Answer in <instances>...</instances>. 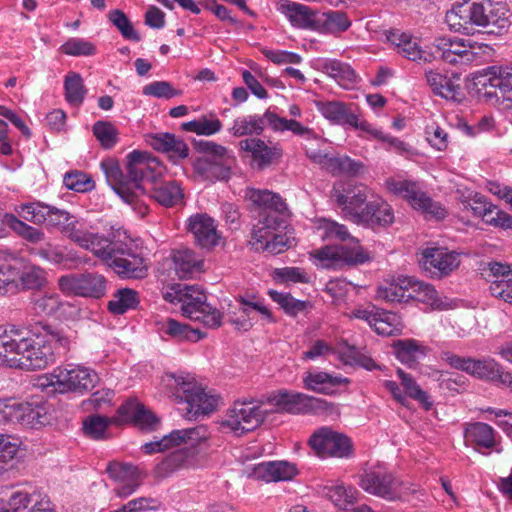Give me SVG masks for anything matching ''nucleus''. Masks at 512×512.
I'll return each instance as SVG.
<instances>
[{"label":"nucleus","mask_w":512,"mask_h":512,"mask_svg":"<svg viewBox=\"0 0 512 512\" xmlns=\"http://www.w3.org/2000/svg\"><path fill=\"white\" fill-rule=\"evenodd\" d=\"M187 460V452L183 450H176L155 466L153 476L157 479L167 478L175 471L183 467Z\"/></svg>","instance_id":"de8ad7c7"},{"label":"nucleus","mask_w":512,"mask_h":512,"mask_svg":"<svg viewBox=\"0 0 512 512\" xmlns=\"http://www.w3.org/2000/svg\"><path fill=\"white\" fill-rule=\"evenodd\" d=\"M59 50L69 56H92L96 53L95 45L84 38H69Z\"/></svg>","instance_id":"bf43d9fd"},{"label":"nucleus","mask_w":512,"mask_h":512,"mask_svg":"<svg viewBox=\"0 0 512 512\" xmlns=\"http://www.w3.org/2000/svg\"><path fill=\"white\" fill-rule=\"evenodd\" d=\"M117 414L108 418L102 415H90L83 421V431L88 437L100 440L106 438L107 429L110 424H116Z\"/></svg>","instance_id":"3c124183"},{"label":"nucleus","mask_w":512,"mask_h":512,"mask_svg":"<svg viewBox=\"0 0 512 512\" xmlns=\"http://www.w3.org/2000/svg\"><path fill=\"white\" fill-rule=\"evenodd\" d=\"M364 212H369L371 216L367 221H357L356 224L375 229L377 227H387L394 222V213L391 206L382 198H373L366 203Z\"/></svg>","instance_id":"e433bc0d"},{"label":"nucleus","mask_w":512,"mask_h":512,"mask_svg":"<svg viewBox=\"0 0 512 512\" xmlns=\"http://www.w3.org/2000/svg\"><path fill=\"white\" fill-rule=\"evenodd\" d=\"M497 435V432L484 422L470 423L464 430L465 444L482 454H486L483 450L502 452V448L498 447Z\"/></svg>","instance_id":"cd10ccee"},{"label":"nucleus","mask_w":512,"mask_h":512,"mask_svg":"<svg viewBox=\"0 0 512 512\" xmlns=\"http://www.w3.org/2000/svg\"><path fill=\"white\" fill-rule=\"evenodd\" d=\"M286 227L285 217L275 214L265 221H258L251 232L250 244L256 251H264L276 255L290 247L286 234L278 232Z\"/></svg>","instance_id":"4468645a"},{"label":"nucleus","mask_w":512,"mask_h":512,"mask_svg":"<svg viewBox=\"0 0 512 512\" xmlns=\"http://www.w3.org/2000/svg\"><path fill=\"white\" fill-rule=\"evenodd\" d=\"M266 125L275 132L291 131L293 134L307 140L317 138L315 132L309 127L302 125L295 119L280 117L270 109L266 110L263 115L250 114L237 117L229 128V132L234 137L259 136L263 133Z\"/></svg>","instance_id":"1a4fd4ad"},{"label":"nucleus","mask_w":512,"mask_h":512,"mask_svg":"<svg viewBox=\"0 0 512 512\" xmlns=\"http://www.w3.org/2000/svg\"><path fill=\"white\" fill-rule=\"evenodd\" d=\"M45 223L49 226L61 228L67 237L82 248V239L91 240L98 232L90 230L85 223H80L68 211L48 205L45 214Z\"/></svg>","instance_id":"4be33fe9"},{"label":"nucleus","mask_w":512,"mask_h":512,"mask_svg":"<svg viewBox=\"0 0 512 512\" xmlns=\"http://www.w3.org/2000/svg\"><path fill=\"white\" fill-rule=\"evenodd\" d=\"M356 489L353 487H345L344 485H337L328 489L327 495L340 509H347L349 504H353L356 500Z\"/></svg>","instance_id":"69168bd1"},{"label":"nucleus","mask_w":512,"mask_h":512,"mask_svg":"<svg viewBox=\"0 0 512 512\" xmlns=\"http://www.w3.org/2000/svg\"><path fill=\"white\" fill-rule=\"evenodd\" d=\"M117 425L131 423L141 430H156L159 419L135 399H129L117 409Z\"/></svg>","instance_id":"a878e982"},{"label":"nucleus","mask_w":512,"mask_h":512,"mask_svg":"<svg viewBox=\"0 0 512 512\" xmlns=\"http://www.w3.org/2000/svg\"><path fill=\"white\" fill-rule=\"evenodd\" d=\"M106 471L109 477L118 483L141 479L138 468L132 464L111 462L108 464Z\"/></svg>","instance_id":"6e6d98bb"},{"label":"nucleus","mask_w":512,"mask_h":512,"mask_svg":"<svg viewBox=\"0 0 512 512\" xmlns=\"http://www.w3.org/2000/svg\"><path fill=\"white\" fill-rule=\"evenodd\" d=\"M322 69L342 86L356 82L357 75L353 68L347 63L336 59H327L322 63Z\"/></svg>","instance_id":"49530a36"},{"label":"nucleus","mask_w":512,"mask_h":512,"mask_svg":"<svg viewBox=\"0 0 512 512\" xmlns=\"http://www.w3.org/2000/svg\"><path fill=\"white\" fill-rule=\"evenodd\" d=\"M191 320L199 321L207 328H218L221 325L222 314L219 310L206 303L200 310L191 316Z\"/></svg>","instance_id":"338daca9"},{"label":"nucleus","mask_w":512,"mask_h":512,"mask_svg":"<svg viewBox=\"0 0 512 512\" xmlns=\"http://www.w3.org/2000/svg\"><path fill=\"white\" fill-rule=\"evenodd\" d=\"M38 255L52 264L62 266L64 269L77 268L83 263L76 252L72 250L65 252L62 248L51 244L41 247L38 250Z\"/></svg>","instance_id":"79ce46f5"},{"label":"nucleus","mask_w":512,"mask_h":512,"mask_svg":"<svg viewBox=\"0 0 512 512\" xmlns=\"http://www.w3.org/2000/svg\"><path fill=\"white\" fill-rule=\"evenodd\" d=\"M278 10L289 19L293 26L314 30L317 13L308 6L290 0H281Z\"/></svg>","instance_id":"f704fd0d"},{"label":"nucleus","mask_w":512,"mask_h":512,"mask_svg":"<svg viewBox=\"0 0 512 512\" xmlns=\"http://www.w3.org/2000/svg\"><path fill=\"white\" fill-rule=\"evenodd\" d=\"M172 258L179 278L189 277L195 271H199L203 264L202 259L189 248L175 250Z\"/></svg>","instance_id":"37998d69"},{"label":"nucleus","mask_w":512,"mask_h":512,"mask_svg":"<svg viewBox=\"0 0 512 512\" xmlns=\"http://www.w3.org/2000/svg\"><path fill=\"white\" fill-rule=\"evenodd\" d=\"M173 384V396L176 402L182 407L179 411L188 420H196L200 415H208L215 410L217 399L215 396L205 392L193 377L182 375H170Z\"/></svg>","instance_id":"9d476101"},{"label":"nucleus","mask_w":512,"mask_h":512,"mask_svg":"<svg viewBox=\"0 0 512 512\" xmlns=\"http://www.w3.org/2000/svg\"><path fill=\"white\" fill-rule=\"evenodd\" d=\"M109 20L119 30L123 38L138 42L141 40L138 32L133 28L129 18L122 10L114 9L109 12Z\"/></svg>","instance_id":"052dcab7"},{"label":"nucleus","mask_w":512,"mask_h":512,"mask_svg":"<svg viewBox=\"0 0 512 512\" xmlns=\"http://www.w3.org/2000/svg\"><path fill=\"white\" fill-rule=\"evenodd\" d=\"M208 438V430L204 425L195 427L176 429L169 434L164 435L161 439L147 442L142 445L141 450L148 455L164 452L166 450L180 446L181 444H189L194 446Z\"/></svg>","instance_id":"aec40b11"},{"label":"nucleus","mask_w":512,"mask_h":512,"mask_svg":"<svg viewBox=\"0 0 512 512\" xmlns=\"http://www.w3.org/2000/svg\"><path fill=\"white\" fill-rule=\"evenodd\" d=\"M346 382V378L326 372H309L304 377V384L308 390L327 395L333 394L337 386Z\"/></svg>","instance_id":"a19ab883"},{"label":"nucleus","mask_w":512,"mask_h":512,"mask_svg":"<svg viewBox=\"0 0 512 512\" xmlns=\"http://www.w3.org/2000/svg\"><path fill=\"white\" fill-rule=\"evenodd\" d=\"M359 485L367 493L387 501H411L420 499L424 493L416 485L402 481L390 470L377 465L364 471Z\"/></svg>","instance_id":"6e6552de"},{"label":"nucleus","mask_w":512,"mask_h":512,"mask_svg":"<svg viewBox=\"0 0 512 512\" xmlns=\"http://www.w3.org/2000/svg\"><path fill=\"white\" fill-rule=\"evenodd\" d=\"M64 90L67 102L76 107L83 103L87 92L82 77L76 72H69L65 76Z\"/></svg>","instance_id":"8fccbe9b"},{"label":"nucleus","mask_w":512,"mask_h":512,"mask_svg":"<svg viewBox=\"0 0 512 512\" xmlns=\"http://www.w3.org/2000/svg\"><path fill=\"white\" fill-rule=\"evenodd\" d=\"M483 221L494 227L512 229V216L491 204L482 217Z\"/></svg>","instance_id":"774afa93"},{"label":"nucleus","mask_w":512,"mask_h":512,"mask_svg":"<svg viewBox=\"0 0 512 512\" xmlns=\"http://www.w3.org/2000/svg\"><path fill=\"white\" fill-rule=\"evenodd\" d=\"M239 148L250 154L252 166L259 170L270 166L282 156V150L279 147L269 146L260 138L241 140Z\"/></svg>","instance_id":"c85d7f7f"},{"label":"nucleus","mask_w":512,"mask_h":512,"mask_svg":"<svg viewBox=\"0 0 512 512\" xmlns=\"http://www.w3.org/2000/svg\"><path fill=\"white\" fill-rule=\"evenodd\" d=\"M368 188L363 184H349L342 192L336 190L333 197L342 208L344 216L354 223L371 219L369 212H364L368 200Z\"/></svg>","instance_id":"412c9836"},{"label":"nucleus","mask_w":512,"mask_h":512,"mask_svg":"<svg viewBox=\"0 0 512 512\" xmlns=\"http://www.w3.org/2000/svg\"><path fill=\"white\" fill-rule=\"evenodd\" d=\"M271 299L276 302L286 314L296 316L297 314L305 311L310 303L294 298L290 293L278 292L276 290H269L268 292Z\"/></svg>","instance_id":"603ef678"},{"label":"nucleus","mask_w":512,"mask_h":512,"mask_svg":"<svg viewBox=\"0 0 512 512\" xmlns=\"http://www.w3.org/2000/svg\"><path fill=\"white\" fill-rule=\"evenodd\" d=\"M245 198L251 202L255 210H259V220L265 221L275 214L278 217H285L287 206L281 196L266 189L248 188Z\"/></svg>","instance_id":"393cba45"},{"label":"nucleus","mask_w":512,"mask_h":512,"mask_svg":"<svg viewBox=\"0 0 512 512\" xmlns=\"http://www.w3.org/2000/svg\"><path fill=\"white\" fill-rule=\"evenodd\" d=\"M147 143L154 150L167 154L174 163L188 156L189 149L187 144L171 133L149 135Z\"/></svg>","instance_id":"2f4dec72"},{"label":"nucleus","mask_w":512,"mask_h":512,"mask_svg":"<svg viewBox=\"0 0 512 512\" xmlns=\"http://www.w3.org/2000/svg\"><path fill=\"white\" fill-rule=\"evenodd\" d=\"M268 403L276 407L279 412L304 414L326 410L328 402L313 396L288 390L272 392L266 399L244 398L236 400L222 422L237 435L253 431L262 425L268 412L261 409V405Z\"/></svg>","instance_id":"20e7f679"},{"label":"nucleus","mask_w":512,"mask_h":512,"mask_svg":"<svg viewBox=\"0 0 512 512\" xmlns=\"http://www.w3.org/2000/svg\"><path fill=\"white\" fill-rule=\"evenodd\" d=\"M386 40L402 57L418 64L443 60L452 65H479L488 61L494 53L491 46L470 39L436 38L431 47L423 49L411 34L392 29L386 32Z\"/></svg>","instance_id":"7ed1b4c3"},{"label":"nucleus","mask_w":512,"mask_h":512,"mask_svg":"<svg viewBox=\"0 0 512 512\" xmlns=\"http://www.w3.org/2000/svg\"><path fill=\"white\" fill-rule=\"evenodd\" d=\"M502 370V367L494 359H473L469 374L480 379L498 381Z\"/></svg>","instance_id":"5fc2aeb1"},{"label":"nucleus","mask_w":512,"mask_h":512,"mask_svg":"<svg viewBox=\"0 0 512 512\" xmlns=\"http://www.w3.org/2000/svg\"><path fill=\"white\" fill-rule=\"evenodd\" d=\"M396 372L402 388L397 382L392 380H385L383 383L393 399L400 405L408 407V398H410L416 401L425 411L431 410L434 405L432 397L420 387L414 377L401 368H398Z\"/></svg>","instance_id":"a211bd4d"},{"label":"nucleus","mask_w":512,"mask_h":512,"mask_svg":"<svg viewBox=\"0 0 512 512\" xmlns=\"http://www.w3.org/2000/svg\"><path fill=\"white\" fill-rule=\"evenodd\" d=\"M63 184L75 192H88L94 188V181L81 171H70L64 175Z\"/></svg>","instance_id":"e2e57ef3"},{"label":"nucleus","mask_w":512,"mask_h":512,"mask_svg":"<svg viewBox=\"0 0 512 512\" xmlns=\"http://www.w3.org/2000/svg\"><path fill=\"white\" fill-rule=\"evenodd\" d=\"M5 221L16 234L31 243H38L44 239V233L40 229L26 224L13 214L5 213Z\"/></svg>","instance_id":"864d4df0"},{"label":"nucleus","mask_w":512,"mask_h":512,"mask_svg":"<svg viewBox=\"0 0 512 512\" xmlns=\"http://www.w3.org/2000/svg\"><path fill=\"white\" fill-rule=\"evenodd\" d=\"M71 343L67 331L51 325H43L40 330L0 326V365L25 370L44 369L58 356L66 354Z\"/></svg>","instance_id":"f03ea898"},{"label":"nucleus","mask_w":512,"mask_h":512,"mask_svg":"<svg viewBox=\"0 0 512 512\" xmlns=\"http://www.w3.org/2000/svg\"><path fill=\"white\" fill-rule=\"evenodd\" d=\"M298 470L293 463L287 461H268L255 465L251 475L265 482L288 481L296 476Z\"/></svg>","instance_id":"7c9ffc66"},{"label":"nucleus","mask_w":512,"mask_h":512,"mask_svg":"<svg viewBox=\"0 0 512 512\" xmlns=\"http://www.w3.org/2000/svg\"><path fill=\"white\" fill-rule=\"evenodd\" d=\"M510 17L509 11L500 3L463 0L453 5L446 13L445 20L455 32L471 34L474 26H479L485 28L488 34L500 35L510 28Z\"/></svg>","instance_id":"423d86ee"},{"label":"nucleus","mask_w":512,"mask_h":512,"mask_svg":"<svg viewBox=\"0 0 512 512\" xmlns=\"http://www.w3.org/2000/svg\"><path fill=\"white\" fill-rule=\"evenodd\" d=\"M489 270L494 278L489 287L491 294L512 304V265L491 262Z\"/></svg>","instance_id":"72a5a7b5"},{"label":"nucleus","mask_w":512,"mask_h":512,"mask_svg":"<svg viewBox=\"0 0 512 512\" xmlns=\"http://www.w3.org/2000/svg\"><path fill=\"white\" fill-rule=\"evenodd\" d=\"M459 256L445 247H430L423 250L420 263L432 278L441 279L459 266Z\"/></svg>","instance_id":"5701e85b"},{"label":"nucleus","mask_w":512,"mask_h":512,"mask_svg":"<svg viewBox=\"0 0 512 512\" xmlns=\"http://www.w3.org/2000/svg\"><path fill=\"white\" fill-rule=\"evenodd\" d=\"M43 495L36 490L18 489L11 493L8 506L12 512H29L32 506L37 505Z\"/></svg>","instance_id":"09e8293b"},{"label":"nucleus","mask_w":512,"mask_h":512,"mask_svg":"<svg viewBox=\"0 0 512 512\" xmlns=\"http://www.w3.org/2000/svg\"><path fill=\"white\" fill-rule=\"evenodd\" d=\"M194 147L202 154L193 162L198 175L212 182L229 179L235 158L226 147L208 140L195 141Z\"/></svg>","instance_id":"f8f14e48"},{"label":"nucleus","mask_w":512,"mask_h":512,"mask_svg":"<svg viewBox=\"0 0 512 512\" xmlns=\"http://www.w3.org/2000/svg\"><path fill=\"white\" fill-rule=\"evenodd\" d=\"M48 204L43 202H29L19 205L16 208L20 217L26 221L33 222L34 224L45 223V214Z\"/></svg>","instance_id":"680f3d73"},{"label":"nucleus","mask_w":512,"mask_h":512,"mask_svg":"<svg viewBox=\"0 0 512 512\" xmlns=\"http://www.w3.org/2000/svg\"><path fill=\"white\" fill-rule=\"evenodd\" d=\"M363 170L364 165L360 161L354 160L349 156H334L330 173L334 176H358Z\"/></svg>","instance_id":"4d7b16f0"},{"label":"nucleus","mask_w":512,"mask_h":512,"mask_svg":"<svg viewBox=\"0 0 512 512\" xmlns=\"http://www.w3.org/2000/svg\"><path fill=\"white\" fill-rule=\"evenodd\" d=\"M391 347L396 359L410 369H415L430 351L426 345L413 338L398 339Z\"/></svg>","instance_id":"c756f323"},{"label":"nucleus","mask_w":512,"mask_h":512,"mask_svg":"<svg viewBox=\"0 0 512 512\" xmlns=\"http://www.w3.org/2000/svg\"><path fill=\"white\" fill-rule=\"evenodd\" d=\"M50 422V415L47 407L42 403H29L18 401L17 420L23 426L39 428Z\"/></svg>","instance_id":"c9c22d12"},{"label":"nucleus","mask_w":512,"mask_h":512,"mask_svg":"<svg viewBox=\"0 0 512 512\" xmlns=\"http://www.w3.org/2000/svg\"><path fill=\"white\" fill-rule=\"evenodd\" d=\"M157 330L161 337H167L176 342H197L206 334L198 328H192L184 322L173 318H166L157 323Z\"/></svg>","instance_id":"473e14b6"},{"label":"nucleus","mask_w":512,"mask_h":512,"mask_svg":"<svg viewBox=\"0 0 512 512\" xmlns=\"http://www.w3.org/2000/svg\"><path fill=\"white\" fill-rule=\"evenodd\" d=\"M164 299L171 303H180L184 316L191 319L206 303L205 293L196 285L175 284L166 292Z\"/></svg>","instance_id":"b1692460"},{"label":"nucleus","mask_w":512,"mask_h":512,"mask_svg":"<svg viewBox=\"0 0 512 512\" xmlns=\"http://www.w3.org/2000/svg\"><path fill=\"white\" fill-rule=\"evenodd\" d=\"M324 229L329 238L342 242L340 245H327L315 251V258L323 268L341 270L362 265L369 261L368 253L353 237L345 225L335 221H325Z\"/></svg>","instance_id":"0eeeda50"},{"label":"nucleus","mask_w":512,"mask_h":512,"mask_svg":"<svg viewBox=\"0 0 512 512\" xmlns=\"http://www.w3.org/2000/svg\"><path fill=\"white\" fill-rule=\"evenodd\" d=\"M473 79L476 86L485 89L483 96L487 100H499V92L503 99L512 101V67L490 66L476 72Z\"/></svg>","instance_id":"dca6fc26"},{"label":"nucleus","mask_w":512,"mask_h":512,"mask_svg":"<svg viewBox=\"0 0 512 512\" xmlns=\"http://www.w3.org/2000/svg\"><path fill=\"white\" fill-rule=\"evenodd\" d=\"M142 93L145 96L162 99H171L182 94L180 90L175 89L168 81L151 82L143 87Z\"/></svg>","instance_id":"0e129e2a"},{"label":"nucleus","mask_w":512,"mask_h":512,"mask_svg":"<svg viewBox=\"0 0 512 512\" xmlns=\"http://www.w3.org/2000/svg\"><path fill=\"white\" fill-rule=\"evenodd\" d=\"M15 285L10 286V291L19 286L23 290H39L46 284V272L35 265L24 266L21 270L14 268Z\"/></svg>","instance_id":"ea45409f"},{"label":"nucleus","mask_w":512,"mask_h":512,"mask_svg":"<svg viewBox=\"0 0 512 512\" xmlns=\"http://www.w3.org/2000/svg\"><path fill=\"white\" fill-rule=\"evenodd\" d=\"M92 130H93L94 136L100 142V145L104 149H111L118 142V135H119L118 130L110 122L97 121L93 125Z\"/></svg>","instance_id":"13d9d810"},{"label":"nucleus","mask_w":512,"mask_h":512,"mask_svg":"<svg viewBox=\"0 0 512 512\" xmlns=\"http://www.w3.org/2000/svg\"><path fill=\"white\" fill-rule=\"evenodd\" d=\"M351 26V21L345 12L329 10L316 16L314 31L322 34H340Z\"/></svg>","instance_id":"4c0bfd02"},{"label":"nucleus","mask_w":512,"mask_h":512,"mask_svg":"<svg viewBox=\"0 0 512 512\" xmlns=\"http://www.w3.org/2000/svg\"><path fill=\"white\" fill-rule=\"evenodd\" d=\"M308 443L320 457L349 458L353 454L351 440L327 426L317 429L310 436Z\"/></svg>","instance_id":"f3484780"},{"label":"nucleus","mask_w":512,"mask_h":512,"mask_svg":"<svg viewBox=\"0 0 512 512\" xmlns=\"http://www.w3.org/2000/svg\"><path fill=\"white\" fill-rule=\"evenodd\" d=\"M318 111L328 120L340 125H355L356 114L350 108L339 101H317Z\"/></svg>","instance_id":"58836bf2"},{"label":"nucleus","mask_w":512,"mask_h":512,"mask_svg":"<svg viewBox=\"0 0 512 512\" xmlns=\"http://www.w3.org/2000/svg\"><path fill=\"white\" fill-rule=\"evenodd\" d=\"M187 230L193 235L195 244L201 249L210 251L218 245L220 235L215 221L205 213H196L187 220Z\"/></svg>","instance_id":"bb28decb"},{"label":"nucleus","mask_w":512,"mask_h":512,"mask_svg":"<svg viewBox=\"0 0 512 512\" xmlns=\"http://www.w3.org/2000/svg\"><path fill=\"white\" fill-rule=\"evenodd\" d=\"M390 192L402 197L416 210L421 211L426 218L441 220L446 216V210L439 202L434 201L417 182L390 178L386 181Z\"/></svg>","instance_id":"ddd939ff"},{"label":"nucleus","mask_w":512,"mask_h":512,"mask_svg":"<svg viewBox=\"0 0 512 512\" xmlns=\"http://www.w3.org/2000/svg\"><path fill=\"white\" fill-rule=\"evenodd\" d=\"M377 296L388 302L406 303L409 300L429 305L433 309H443L444 303L431 284L414 277L400 276L378 288Z\"/></svg>","instance_id":"9b49d317"},{"label":"nucleus","mask_w":512,"mask_h":512,"mask_svg":"<svg viewBox=\"0 0 512 512\" xmlns=\"http://www.w3.org/2000/svg\"><path fill=\"white\" fill-rule=\"evenodd\" d=\"M85 240L82 248L91 251L105 262L121 279H143L148 274V265L125 230L117 228L107 235L97 233Z\"/></svg>","instance_id":"39448f33"},{"label":"nucleus","mask_w":512,"mask_h":512,"mask_svg":"<svg viewBox=\"0 0 512 512\" xmlns=\"http://www.w3.org/2000/svg\"><path fill=\"white\" fill-rule=\"evenodd\" d=\"M140 298L137 291L131 288L118 289L108 302L107 308L114 315H122L128 310L136 309Z\"/></svg>","instance_id":"a18cd8bd"},{"label":"nucleus","mask_w":512,"mask_h":512,"mask_svg":"<svg viewBox=\"0 0 512 512\" xmlns=\"http://www.w3.org/2000/svg\"><path fill=\"white\" fill-rule=\"evenodd\" d=\"M100 166L107 183L125 203L136 204L141 201L146 195L145 182L153 184L150 197L162 206L172 207L183 199L179 182L158 180L162 175L161 164L147 152H130L125 157L124 170L113 158L102 160Z\"/></svg>","instance_id":"f257e3e1"},{"label":"nucleus","mask_w":512,"mask_h":512,"mask_svg":"<svg viewBox=\"0 0 512 512\" xmlns=\"http://www.w3.org/2000/svg\"><path fill=\"white\" fill-rule=\"evenodd\" d=\"M59 289L81 297L99 299L106 293V279L96 272L63 275L58 279Z\"/></svg>","instance_id":"6ab92c4d"},{"label":"nucleus","mask_w":512,"mask_h":512,"mask_svg":"<svg viewBox=\"0 0 512 512\" xmlns=\"http://www.w3.org/2000/svg\"><path fill=\"white\" fill-rule=\"evenodd\" d=\"M402 318L395 312L384 309H376V317L372 328L382 336L400 334L403 330Z\"/></svg>","instance_id":"c03bdc74"},{"label":"nucleus","mask_w":512,"mask_h":512,"mask_svg":"<svg viewBox=\"0 0 512 512\" xmlns=\"http://www.w3.org/2000/svg\"><path fill=\"white\" fill-rule=\"evenodd\" d=\"M48 385L60 393H83L93 389L99 381L97 373L84 366L69 364L57 367L48 377Z\"/></svg>","instance_id":"2eb2a0df"}]
</instances>
